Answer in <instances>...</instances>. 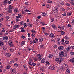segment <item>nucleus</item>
Returning <instances> with one entry per match:
<instances>
[{"mask_svg": "<svg viewBox=\"0 0 74 74\" xmlns=\"http://www.w3.org/2000/svg\"><path fill=\"white\" fill-rule=\"evenodd\" d=\"M64 60V59L62 58L61 57H59V58H57L56 59V61L57 63H62L63 62V60Z\"/></svg>", "mask_w": 74, "mask_h": 74, "instance_id": "f257e3e1", "label": "nucleus"}, {"mask_svg": "<svg viewBox=\"0 0 74 74\" xmlns=\"http://www.w3.org/2000/svg\"><path fill=\"white\" fill-rule=\"evenodd\" d=\"M65 67L66 68L68 67V66L67 64H65L64 66H62L60 68L61 70L62 71H64V70H65Z\"/></svg>", "mask_w": 74, "mask_h": 74, "instance_id": "f03ea898", "label": "nucleus"}, {"mask_svg": "<svg viewBox=\"0 0 74 74\" xmlns=\"http://www.w3.org/2000/svg\"><path fill=\"white\" fill-rule=\"evenodd\" d=\"M20 27V25H19L15 24V25L13 27V29H16V28L17 29L19 28Z\"/></svg>", "mask_w": 74, "mask_h": 74, "instance_id": "7ed1b4c3", "label": "nucleus"}, {"mask_svg": "<svg viewBox=\"0 0 74 74\" xmlns=\"http://www.w3.org/2000/svg\"><path fill=\"white\" fill-rule=\"evenodd\" d=\"M23 67L24 69L26 71L28 70V68H27V66L26 64H24Z\"/></svg>", "mask_w": 74, "mask_h": 74, "instance_id": "20e7f679", "label": "nucleus"}, {"mask_svg": "<svg viewBox=\"0 0 74 74\" xmlns=\"http://www.w3.org/2000/svg\"><path fill=\"white\" fill-rule=\"evenodd\" d=\"M59 55L60 56H61V57H63L64 53H63V52L62 51L60 52L59 53Z\"/></svg>", "mask_w": 74, "mask_h": 74, "instance_id": "39448f33", "label": "nucleus"}, {"mask_svg": "<svg viewBox=\"0 0 74 74\" xmlns=\"http://www.w3.org/2000/svg\"><path fill=\"white\" fill-rule=\"evenodd\" d=\"M40 70L41 73H42L44 71V68L42 67H41L40 69Z\"/></svg>", "mask_w": 74, "mask_h": 74, "instance_id": "423d86ee", "label": "nucleus"}, {"mask_svg": "<svg viewBox=\"0 0 74 74\" xmlns=\"http://www.w3.org/2000/svg\"><path fill=\"white\" fill-rule=\"evenodd\" d=\"M51 26H52V27H53V29H54L55 30H56V29H57V27H56V26L55 24H52L51 25Z\"/></svg>", "mask_w": 74, "mask_h": 74, "instance_id": "0eeeda50", "label": "nucleus"}, {"mask_svg": "<svg viewBox=\"0 0 74 74\" xmlns=\"http://www.w3.org/2000/svg\"><path fill=\"white\" fill-rule=\"evenodd\" d=\"M30 44H34V43H37V42L34 40H31L30 41Z\"/></svg>", "mask_w": 74, "mask_h": 74, "instance_id": "6e6552de", "label": "nucleus"}, {"mask_svg": "<svg viewBox=\"0 0 74 74\" xmlns=\"http://www.w3.org/2000/svg\"><path fill=\"white\" fill-rule=\"evenodd\" d=\"M49 37H51L52 38H54L55 36H54V34L53 33H51L50 34Z\"/></svg>", "mask_w": 74, "mask_h": 74, "instance_id": "1a4fd4ad", "label": "nucleus"}, {"mask_svg": "<svg viewBox=\"0 0 74 74\" xmlns=\"http://www.w3.org/2000/svg\"><path fill=\"white\" fill-rule=\"evenodd\" d=\"M72 14V12H67L66 14L67 16H69Z\"/></svg>", "mask_w": 74, "mask_h": 74, "instance_id": "9d476101", "label": "nucleus"}, {"mask_svg": "<svg viewBox=\"0 0 74 74\" xmlns=\"http://www.w3.org/2000/svg\"><path fill=\"white\" fill-rule=\"evenodd\" d=\"M49 69L50 70H54L55 69H56V68L55 67L53 66H51L49 67Z\"/></svg>", "mask_w": 74, "mask_h": 74, "instance_id": "9b49d317", "label": "nucleus"}, {"mask_svg": "<svg viewBox=\"0 0 74 74\" xmlns=\"http://www.w3.org/2000/svg\"><path fill=\"white\" fill-rule=\"evenodd\" d=\"M13 8V6L12 5H9L8 6V10H12Z\"/></svg>", "mask_w": 74, "mask_h": 74, "instance_id": "f8f14e48", "label": "nucleus"}, {"mask_svg": "<svg viewBox=\"0 0 74 74\" xmlns=\"http://www.w3.org/2000/svg\"><path fill=\"white\" fill-rule=\"evenodd\" d=\"M58 49L60 51H62L64 49V47H58Z\"/></svg>", "mask_w": 74, "mask_h": 74, "instance_id": "ddd939ff", "label": "nucleus"}, {"mask_svg": "<svg viewBox=\"0 0 74 74\" xmlns=\"http://www.w3.org/2000/svg\"><path fill=\"white\" fill-rule=\"evenodd\" d=\"M8 39V37L7 36H5L3 38L4 40H7Z\"/></svg>", "mask_w": 74, "mask_h": 74, "instance_id": "4468645a", "label": "nucleus"}, {"mask_svg": "<svg viewBox=\"0 0 74 74\" xmlns=\"http://www.w3.org/2000/svg\"><path fill=\"white\" fill-rule=\"evenodd\" d=\"M69 62H71V63H74V58H73V59H71L70 60Z\"/></svg>", "mask_w": 74, "mask_h": 74, "instance_id": "2eb2a0df", "label": "nucleus"}, {"mask_svg": "<svg viewBox=\"0 0 74 74\" xmlns=\"http://www.w3.org/2000/svg\"><path fill=\"white\" fill-rule=\"evenodd\" d=\"M8 43L9 45H11V44H12V40H10L8 42Z\"/></svg>", "mask_w": 74, "mask_h": 74, "instance_id": "dca6fc26", "label": "nucleus"}, {"mask_svg": "<svg viewBox=\"0 0 74 74\" xmlns=\"http://www.w3.org/2000/svg\"><path fill=\"white\" fill-rule=\"evenodd\" d=\"M45 27H42V30H43L42 33H44V31L46 30Z\"/></svg>", "mask_w": 74, "mask_h": 74, "instance_id": "f3484780", "label": "nucleus"}, {"mask_svg": "<svg viewBox=\"0 0 74 74\" xmlns=\"http://www.w3.org/2000/svg\"><path fill=\"white\" fill-rule=\"evenodd\" d=\"M48 57L49 58H52L53 57V55L52 54H50L49 55Z\"/></svg>", "mask_w": 74, "mask_h": 74, "instance_id": "a211bd4d", "label": "nucleus"}, {"mask_svg": "<svg viewBox=\"0 0 74 74\" xmlns=\"http://www.w3.org/2000/svg\"><path fill=\"white\" fill-rule=\"evenodd\" d=\"M6 56L10 57L11 56V55L10 53H7L5 55Z\"/></svg>", "mask_w": 74, "mask_h": 74, "instance_id": "6ab92c4d", "label": "nucleus"}, {"mask_svg": "<svg viewBox=\"0 0 74 74\" xmlns=\"http://www.w3.org/2000/svg\"><path fill=\"white\" fill-rule=\"evenodd\" d=\"M24 44H25V41H23L21 42V45H24Z\"/></svg>", "mask_w": 74, "mask_h": 74, "instance_id": "aec40b11", "label": "nucleus"}, {"mask_svg": "<svg viewBox=\"0 0 74 74\" xmlns=\"http://www.w3.org/2000/svg\"><path fill=\"white\" fill-rule=\"evenodd\" d=\"M55 10L56 12L57 13H58V12L59 8H56L55 9Z\"/></svg>", "mask_w": 74, "mask_h": 74, "instance_id": "412c9836", "label": "nucleus"}, {"mask_svg": "<svg viewBox=\"0 0 74 74\" xmlns=\"http://www.w3.org/2000/svg\"><path fill=\"white\" fill-rule=\"evenodd\" d=\"M46 7H47V8H51V5H49V4H48L46 5Z\"/></svg>", "mask_w": 74, "mask_h": 74, "instance_id": "4be33fe9", "label": "nucleus"}, {"mask_svg": "<svg viewBox=\"0 0 74 74\" xmlns=\"http://www.w3.org/2000/svg\"><path fill=\"white\" fill-rule=\"evenodd\" d=\"M3 45H4V43L3 42H0V46L3 47Z\"/></svg>", "mask_w": 74, "mask_h": 74, "instance_id": "5701e85b", "label": "nucleus"}, {"mask_svg": "<svg viewBox=\"0 0 74 74\" xmlns=\"http://www.w3.org/2000/svg\"><path fill=\"white\" fill-rule=\"evenodd\" d=\"M28 26L29 27H31L32 26V24H30V23H28L27 24Z\"/></svg>", "mask_w": 74, "mask_h": 74, "instance_id": "b1692460", "label": "nucleus"}, {"mask_svg": "<svg viewBox=\"0 0 74 74\" xmlns=\"http://www.w3.org/2000/svg\"><path fill=\"white\" fill-rule=\"evenodd\" d=\"M3 5H6L7 4V1H3Z\"/></svg>", "mask_w": 74, "mask_h": 74, "instance_id": "393cba45", "label": "nucleus"}, {"mask_svg": "<svg viewBox=\"0 0 74 74\" xmlns=\"http://www.w3.org/2000/svg\"><path fill=\"white\" fill-rule=\"evenodd\" d=\"M42 41H43V38H40V39H39V42H42Z\"/></svg>", "mask_w": 74, "mask_h": 74, "instance_id": "a878e982", "label": "nucleus"}, {"mask_svg": "<svg viewBox=\"0 0 74 74\" xmlns=\"http://www.w3.org/2000/svg\"><path fill=\"white\" fill-rule=\"evenodd\" d=\"M66 70L68 73H70V69L69 68H67V69H66Z\"/></svg>", "mask_w": 74, "mask_h": 74, "instance_id": "bb28decb", "label": "nucleus"}, {"mask_svg": "<svg viewBox=\"0 0 74 74\" xmlns=\"http://www.w3.org/2000/svg\"><path fill=\"white\" fill-rule=\"evenodd\" d=\"M37 58H41V57H41V55H40V54H38L37 55Z\"/></svg>", "mask_w": 74, "mask_h": 74, "instance_id": "cd10ccee", "label": "nucleus"}, {"mask_svg": "<svg viewBox=\"0 0 74 74\" xmlns=\"http://www.w3.org/2000/svg\"><path fill=\"white\" fill-rule=\"evenodd\" d=\"M18 10V8H16L14 10V11L15 12H17L19 11Z\"/></svg>", "mask_w": 74, "mask_h": 74, "instance_id": "c85d7f7f", "label": "nucleus"}, {"mask_svg": "<svg viewBox=\"0 0 74 74\" xmlns=\"http://www.w3.org/2000/svg\"><path fill=\"white\" fill-rule=\"evenodd\" d=\"M45 62V59L44 58H43L41 60V63H44Z\"/></svg>", "mask_w": 74, "mask_h": 74, "instance_id": "c756f323", "label": "nucleus"}, {"mask_svg": "<svg viewBox=\"0 0 74 74\" xmlns=\"http://www.w3.org/2000/svg\"><path fill=\"white\" fill-rule=\"evenodd\" d=\"M70 49H71L70 47H68L66 48L67 51H69Z\"/></svg>", "mask_w": 74, "mask_h": 74, "instance_id": "7c9ffc66", "label": "nucleus"}, {"mask_svg": "<svg viewBox=\"0 0 74 74\" xmlns=\"http://www.w3.org/2000/svg\"><path fill=\"white\" fill-rule=\"evenodd\" d=\"M6 67L7 69H9L11 67V66L10 65H8V66H6Z\"/></svg>", "mask_w": 74, "mask_h": 74, "instance_id": "2f4dec72", "label": "nucleus"}, {"mask_svg": "<svg viewBox=\"0 0 74 74\" xmlns=\"http://www.w3.org/2000/svg\"><path fill=\"white\" fill-rule=\"evenodd\" d=\"M65 32H64V31H62L61 33V34L62 35H63V34H65Z\"/></svg>", "mask_w": 74, "mask_h": 74, "instance_id": "473e14b6", "label": "nucleus"}, {"mask_svg": "<svg viewBox=\"0 0 74 74\" xmlns=\"http://www.w3.org/2000/svg\"><path fill=\"white\" fill-rule=\"evenodd\" d=\"M8 12L9 13H12V9H9Z\"/></svg>", "mask_w": 74, "mask_h": 74, "instance_id": "72a5a7b5", "label": "nucleus"}, {"mask_svg": "<svg viewBox=\"0 0 74 74\" xmlns=\"http://www.w3.org/2000/svg\"><path fill=\"white\" fill-rule=\"evenodd\" d=\"M64 27L63 26H62L61 27V30H64Z\"/></svg>", "mask_w": 74, "mask_h": 74, "instance_id": "f704fd0d", "label": "nucleus"}, {"mask_svg": "<svg viewBox=\"0 0 74 74\" xmlns=\"http://www.w3.org/2000/svg\"><path fill=\"white\" fill-rule=\"evenodd\" d=\"M7 49V47H3V50L4 51H5Z\"/></svg>", "mask_w": 74, "mask_h": 74, "instance_id": "c9c22d12", "label": "nucleus"}, {"mask_svg": "<svg viewBox=\"0 0 74 74\" xmlns=\"http://www.w3.org/2000/svg\"><path fill=\"white\" fill-rule=\"evenodd\" d=\"M31 32L32 33H36V31L34 29H32L31 30Z\"/></svg>", "mask_w": 74, "mask_h": 74, "instance_id": "e433bc0d", "label": "nucleus"}, {"mask_svg": "<svg viewBox=\"0 0 74 74\" xmlns=\"http://www.w3.org/2000/svg\"><path fill=\"white\" fill-rule=\"evenodd\" d=\"M31 36L32 37H35V34L33 33H32L31 34Z\"/></svg>", "mask_w": 74, "mask_h": 74, "instance_id": "4c0bfd02", "label": "nucleus"}, {"mask_svg": "<svg viewBox=\"0 0 74 74\" xmlns=\"http://www.w3.org/2000/svg\"><path fill=\"white\" fill-rule=\"evenodd\" d=\"M65 44H69V41L68 40H66L65 41Z\"/></svg>", "mask_w": 74, "mask_h": 74, "instance_id": "58836bf2", "label": "nucleus"}, {"mask_svg": "<svg viewBox=\"0 0 74 74\" xmlns=\"http://www.w3.org/2000/svg\"><path fill=\"white\" fill-rule=\"evenodd\" d=\"M47 3L49 4H51V3H52V1H51L49 0L47 1Z\"/></svg>", "mask_w": 74, "mask_h": 74, "instance_id": "ea45409f", "label": "nucleus"}, {"mask_svg": "<svg viewBox=\"0 0 74 74\" xmlns=\"http://www.w3.org/2000/svg\"><path fill=\"white\" fill-rule=\"evenodd\" d=\"M10 52H12L13 51H14V49L12 48H10Z\"/></svg>", "mask_w": 74, "mask_h": 74, "instance_id": "a19ab883", "label": "nucleus"}, {"mask_svg": "<svg viewBox=\"0 0 74 74\" xmlns=\"http://www.w3.org/2000/svg\"><path fill=\"white\" fill-rule=\"evenodd\" d=\"M62 15L63 16H67V14L66 13H64L62 14Z\"/></svg>", "mask_w": 74, "mask_h": 74, "instance_id": "79ce46f5", "label": "nucleus"}, {"mask_svg": "<svg viewBox=\"0 0 74 74\" xmlns=\"http://www.w3.org/2000/svg\"><path fill=\"white\" fill-rule=\"evenodd\" d=\"M25 11H26V12H30V10H28L27 9H26L25 10Z\"/></svg>", "mask_w": 74, "mask_h": 74, "instance_id": "37998d69", "label": "nucleus"}, {"mask_svg": "<svg viewBox=\"0 0 74 74\" xmlns=\"http://www.w3.org/2000/svg\"><path fill=\"white\" fill-rule=\"evenodd\" d=\"M67 56V54H64V56H63V57H65V58H66Z\"/></svg>", "mask_w": 74, "mask_h": 74, "instance_id": "c03bdc74", "label": "nucleus"}, {"mask_svg": "<svg viewBox=\"0 0 74 74\" xmlns=\"http://www.w3.org/2000/svg\"><path fill=\"white\" fill-rule=\"evenodd\" d=\"M70 53L71 55H74V52H72V51H71L70 52Z\"/></svg>", "mask_w": 74, "mask_h": 74, "instance_id": "a18cd8bd", "label": "nucleus"}, {"mask_svg": "<svg viewBox=\"0 0 74 74\" xmlns=\"http://www.w3.org/2000/svg\"><path fill=\"white\" fill-rule=\"evenodd\" d=\"M67 5V6H70V4L69 3H67L65 5Z\"/></svg>", "mask_w": 74, "mask_h": 74, "instance_id": "49530a36", "label": "nucleus"}, {"mask_svg": "<svg viewBox=\"0 0 74 74\" xmlns=\"http://www.w3.org/2000/svg\"><path fill=\"white\" fill-rule=\"evenodd\" d=\"M10 70H11L12 72H15V70L14 69H12V68L10 69Z\"/></svg>", "mask_w": 74, "mask_h": 74, "instance_id": "de8ad7c7", "label": "nucleus"}, {"mask_svg": "<svg viewBox=\"0 0 74 74\" xmlns=\"http://www.w3.org/2000/svg\"><path fill=\"white\" fill-rule=\"evenodd\" d=\"M43 16H45L47 15V13H44L42 14Z\"/></svg>", "mask_w": 74, "mask_h": 74, "instance_id": "09e8293b", "label": "nucleus"}, {"mask_svg": "<svg viewBox=\"0 0 74 74\" xmlns=\"http://www.w3.org/2000/svg\"><path fill=\"white\" fill-rule=\"evenodd\" d=\"M51 22H54V20H53V18H51Z\"/></svg>", "mask_w": 74, "mask_h": 74, "instance_id": "8fccbe9b", "label": "nucleus"}, {"mask_svg": "<svg viewBox=\"0 0 74 74\" xmlns=\"http://www.w3.org/2000/svg\"><path fill=\"white\" fill-rule=\"evenodd\" d=\"M6 20L8 21V19H10V17H9L8 16H7L6 17Z\"/></svg>", "mask_w": 74, "mask_h": 74, "instance_id": "3c124183", "label": "nucleus"}, {"mask_svg": "<svg viewBox=\"0 0 74 74\" xmlns=\"http://www.w3.org/2000/svg\"><path fill=\"white\" fill-rule=\"evenodd\" d=\"M20 24L21 25H23V21H22L20 22Z\"/></svg>", "mask_w": 74, "mask_h": 74, "instance_id": "603ef678", "label": "nucleus"}, {"mask_svg": "<svg viewBox=\"0 0 74 74\" xmlns=\"http://www.w3.org/2000/svg\"><path fill=\"white\" fill-rule=\"evenodd\" d=\"M65 39H66V40H68L69 39V37H67V36H65L64 37Z\"/></svg>", "mask_w": 74, "mask_h": 74, "instance_id": "864d4df0", "label": "nucleus"}, {"mask_svg": "<svg viewBox=\"0 0 74 74\" xmlns=\"http://www.w3.org/2000/svg\"><path fill=\"white\" fill-rule=\"evenodd\" d=\"M18 16L20 18L22 17V15H21V14H19V13L18 14Z\"/></svg>", "mask_w": 74, "mask_h": 74, "instance_id": "5fc2aeb1", "label": "nucleus"}, {"mask_svg": "<svg viewBox=\"0 0 74 74\" xmlns=\"http://www.w3.org/2000/svg\"><path fill=\"white\" fill-rule=\"evenodd\" d=\"M18 64L16 63V64H14V66L16 67H18Z\"/></svg>", "mask_w": 74, "mask_h": 74, "instance_id": "6e6d98bb", "label": "nucleus"}, {"mask_svg": "<svg viewBox=\"0 0 74 74\" xmlns=\"http://www.w3.org/2000/svg\"><path fill=\"white\" fill-rule=\"evenodd\" d=\"M7 3L8 4H11V2L10 1H8L7 2Z\"/></svg>", "mask_w": 74, "mask_h": 74, "instance_id": "4d7b16f0", "label": "nucleus"}, {"mask_svg": "<svg viewBox=\"0 0 74 74\" xmlns=\"http://www.w3.org/2000/svg\"><path fill=\"white\" fill-rule=\"evenodd\" d=\"M61 10L62 11H65V9H64V8H62L61 9Z\"/></svg>", "mask_w": 74, "mask_h": 74, "instance_id": "13d9d810", "label": "nucleus"}, {"mask_svg": "<svg viewBox=\"0 0 74 74\" xmlns=\"http://www.w3.org/2000/svg\"><path fill=\"white\" fill-rule=\"evenodd\" d=\"M21 38H23V39H24V38H25V36H23V35H22L21 36Z\"/></svg>", "mask_w": 74, "mask_h": 74, "instance_id": "bf43d9fd", "label": "nucleus"}, {"mask_svg": "<svg viewBox=\"0 0 74 74\" xmlns=\"http://www.w3.org/2000/svg\"><path fill=\"white\" fill-rule=\"evenodd\" d=\"M35 41H36V42H38V40L37 39V38H35Z\"/></svg>", "mask_w": 74, "mask_h": 74, "instance_id": "052dcab7", "label": "nucleus"}, {"mask_svg": "<svg viewBox=\"0 0 74 74\" xmlns=\"http://www.w3.org/2000/svg\"><path fill=\"white\" fill-rule=\"evenodd\" d=\"M32 64L33 66H35L36 64L34 63H32Z\"/></svg>", "mask_w": 74, "mask_h": 74, "instance_id": "680f3d73", "label": "nucleus"}, {"mask_svg": "<svg viewBox=\"0 0 74 74\" xmlns=\"http://www.w3.org/2000/svg\"><path fill=\"white\" fill-rule=\"evenodd\" d=\"M51 42H55V40L53 39H51Z\"/></svg>", "mask_w": 74, "mask_h": 74, "instance_id": "e2e57ef3", "label": "nucleus"}, {"mask_svg": "<svg viewBox=\"0 0 74 74\" xmlns=\"http://www.w3.org/2000/svg\"><path fill=\"white\" fill-rule=\"evenodd\" d=\"M16 22H19V19L18 18H17L16 19Z\"/></svg>", "mask_w": 74, "mask_h": 74, "instance_id": "0e129e2a", "label": "nucleus"}, {"mask_svg": "<svg viewBox=\"0 0 74 74\" xmlns=\"http://www.w3.org/2000/svg\"><path fill=\"white\" fill-rule=\"evenodd\" d=\"M21 32H23V33H24V32H25V29H21Z\"/></svg>", "mask_w": 74, "mask_h": 74, "instance_id": "69168bd1", "label": "nucleus"}, {"mask_svg": "<svg viewBox=\"0 0 74 74\" xmlns=\"http://www.w3.org/2000/svg\"><path fill=\"white\" fill-rule=\"evenodd\" d=\"M14 63V61H11L10 62V63Z\"/></svg>", "mask_w": 74, "mask_h": 74, "instance_id": "338daca9", "label": "nucleus"}, {"mask_svg": "<svg viewBox=\"0 0 74 74\" xmlns=\"http://www.w3.org/2000/svg\"><path fill=\"white\" fill-rule=\"evenodd\" d=\"M72 25L74 24V19L73 20H72Z\"/></svg>", "mask_w": 74, "mask_h": 74, "instance_id": "774afa93", "label": "nucleus"}]
</instances>
